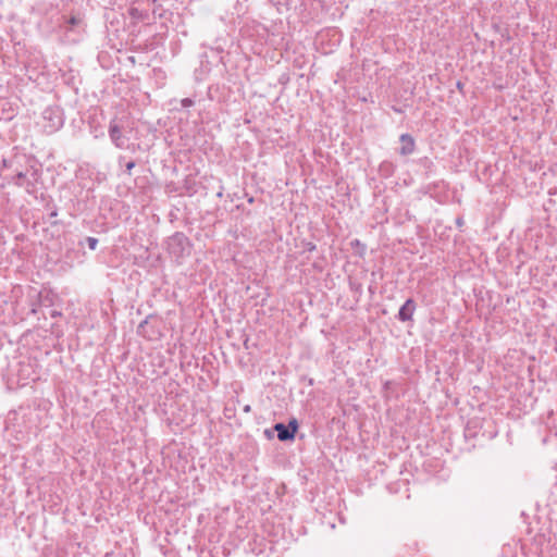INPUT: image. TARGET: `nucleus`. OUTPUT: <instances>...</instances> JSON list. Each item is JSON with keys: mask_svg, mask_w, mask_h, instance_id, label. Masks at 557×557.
Segmentation results:
<instances>
[{"mask_svg": "<svg viewBox=\"0 0 557 557\" xmlns=\"http://www.w3.org/2000/svg\"><path fill=\"white\" fill-rule=\"evenodd\" d=\"M41 172L37 165L34 168H29L24 172H18L15 174H3V180L9 184H13L17 187L25 188L26 193L29 195H34L37 191V185L40 181Z\"/></svg>", "mask_w": 557, "mask_h": 557, "instance_id": "f257e3e1", "label": "nucleus"}, {"mask_svg": "<svg viewBox=\"0 0 557 557\" xmlns=\"http://www.w3.org/2000/svg\"><path fill=\"white\" fill-rule=\"evenodd\" d=\"M126 123L127 121L124 117L112 119L109 123L108 135L116 148L135 151V144H129Z\"/></svg>", "mask_w": 557, "mask_h": 557, "instance_id": "f03ea898", "label": "nucleus"}, {"mask_svg": "<svg viewBox=\"0 0 557 557\" xmlns=\"http://www.w3.org/2000/svg\"><path fill=\"white\" fill-rule=\"evenodd\" d=\"M166 248L169 253L175 258L176 261H180L190 255L193 244L183 232H175L168 238Z\"/></svg>", "mask_w": 557, "mask_h": 557, "instance_id": "7ed1b4c3", "label": "nucleus"}, {"mask_svg": "<svg viewBox=\"0 0 557 557\" xmlns=\"http://www.w3.org/2000/svg\"><path fill=\"white\" fill-rule=\"evenodd\" d=\"M35 165L36 161L34 158L28 157L25 153H15L14 156L2 160L0 175L3 177V174H15L20 171L24 172Z\"/></svg>", "mask_w": 557, "mask_h": 557, "instance_id": "20e7f679", "label": "nucleus"}, {"mask_svg": "<svg viewBox=\"0 0 557 557\" xmlns=\"http://www.w3.org/2000/svg\"><path fill=\"white\" fill-rule=\"evenodd\" d=\"M44 128L48 134L55 133L64 124V114L60 107L50 106L42 111Z\"/></svg>", "mask_w": 557, "mask_h": 557, "instance_id": "39448f33", "label": "nucleus"}, {"mask_svg": "<svg viewBox=\"0 0 557 557\" xmlns=\"http://www.w3.org/2000/svg\"><path fill=\"white\" fill-rule=\"evenodd\" d=\"M299 423L296 418L289 419L288 423L277 422L274 424L273 430L276 431L277 438L281 442H293L296 437Z\"/></svg>", "mask_w": 557, "mask_h": 557, "instance_id": "423d86ee", "label": "nucleus"}, {"mask_svg": "<svg viewBox=\"0 0 557 557\" xmlns=\"http://www.w3.org/2000/svg\"><path fill=\"white\" fill-rule=\"evenodd\" d=\"M212 71V61L209 60L207 53H202L199 57V66L195 69L194 76L196 82L205 81L210 72Z\"/></svg>", "mask_w": 557, "mask_h": 557, "instance_id": "0eeeda50", "label": "nucleus"}, {"mask_svg": "<svg viewBox=\"0 0 557 557\" xmlns=\"http://www.w3.org/2000/svg\"><path fill=\"white\" fill-rule=\"evenodd\" d=\"M400 147L398 153L403 157L410 156L416 150V140L412 135L405 133L399 136Z\"/></svg>", "mask_w": 557, "mask_h": 557, "instance_id": "6e6552de", "label": "nucleus"}, {"mask_svg": "<svg viewBox=\"0 0 557 557\" xmlns=\"http://www.w3.org/2000/svg\"><path fill=\"white\" fill-rule=\"evenodd\" d=\"M417 309V304L412 298H408L404 305L399 308L396 318L400 322L412 321L413 313Z\"/></svg>", "mask_w": 557, "mask_h": 557, "instance_id": "1a4fd4ad", "label": "nucleus"}, {"mask_svg": "<svg viewBox=\"0 0 557 557\" xmlns=\"http://www.w3.org/2000/svg\"><path fill=\"white\" fill-rule=\"evenodd\" d=\"M94 198V190L91 188H88L83 198H77L76 203L73 205L74 212L71 214L74 215L76 213H81L88 210L90 208L89 201L92 200Z\"/></svg>", "mask_w": 557, "mask_h": 557, "instance_id": "9d476101", "label": "nucleus"}, {"mask_svg": "<svg viewBox=\"0 0 557 557\" xmlns=\"http://www.w3.org/2000/svg\"><path fill=\"white\" fill-rule=\"evenodd\" d=\"M481 431V421L479 419H471L468 421L465 428V438L467 441L474 440L479 437Z\"/></svg>", "mask_w": 557, "mask_h": 557, "instance_id": "9b49d317", "label": "nucleus"}, {"mask_svg": "<svg viewBox=\"0 0 557 557\" xmlns=\"http://www.w3.org/2000/svg\"><path fill=\"white\" fill-rule=\"evenodd\" d=\"M379 171L382 176L389 177L395 172V165L389 161H383L379 166Z\"/></svg>", "mask_w": 557, "mask_h": 557, "instance_id": "f8f14e48", "label": "nucleus"}, {"mask_svg": "<svg viewBox=\"0 0 557 557\" xmlns=\"http://www.w3.org/2000/svg\"><path fill=\"white\" fill-rule=\"evenodd\" d=\"M64 18V29L65 32H71L74 29L75 26H78L82 23V18L79 16H70V17H63Z\"/></svg>", "mask_w": 557, "mask_h": 557, "instance_id": "ddd939ff", "label": "nucleus"}, {"mask_svg": "<svg viewBox=\"0 0 557 557\" xmlns=\"http://www.w3.org/2000/svg\"><path fill=\"white\" fill-rule=\"evenodd\" d=\"M152 318L151 314H149L148 317H146L145 320H143L138 326H137V333L144 337H147V338H152V335L148 333L147 331V326H148V323H149V319Z\"/></svg>", "mask_w": 557, "mask_h": 557, "instance_id": "4468645a", "label": "nucleus"}, {"mask_svg": "<svg viewBox=\"0 0 557 557\" xmlns=\"http://www.w3.org/2000/svg\"><path fill=\"white\" fill-rule=\"evenodd\" d=\"M98 238L87 236L84 240H79L78 246L83 247L86 244L90 250H96L98 247Z\"/></svg>", "mask_w": 557, "mask_h": 557, "instance_id": "2eb2a0df", "label": "nucleus"}, {"mask_svg": "<svg viewBox=\"0 0 557 557\" xmlns=\"http://www.w3.org/2000/svg\"><path fill=\"white\" fill-rule=\"evenodd\" d=\"M419 163H420L422 166L426 168V169H430L431 166H433V161H432L430 158H428V157H423V158H421V159L419 160Z\"/></svg>", "mask_w": 557, "mask_h": 557, "instance_id": "dca6fc26", "label": "nucleus"}, {"mask_svg": "<svg viewBox=\"0 0 557 557\" xmlns=\"http://www.w3.org/2000/svg\"><path fill=\"white\" fill-rule=\"evenodd\" d=\"M195 104V100L193 98H184L181 100L182 108H189Z\"/></svg>", "mask_w": 557, "mask_h": 557, "instance_id": "f3484780", "label": "nucleus"}, {"mask_svg": "<svg viewBox=\"0 0 557 557\" xmlns=\"http://www.w3.org/2000/svg\"><path fill=\"white\" fill-rule=\"evenodd\" d=\"M136 166V162L133 160H129L125 163V173L128 175L132 174V170Z\"/></svg>", "mask_w": 557, "mask_h": 557, "instance_id": "a211bd4d", "label": "nucleus"}, {"mask_svg": "<svg viewBox=\"0 0 557 557\" xmlns=\"http://www.w3.org/2000/svg\"><path fill=\"white\" fill-rule=\"evenodd\" d=\"M304 247H305V251H308V252H312L317 249L315 244H313L311 242L305 243Z\"/></svg>", "mask_w": 557, "mask_h": 557, "instance_id": "6ab92c4d", "label": "nucleus"}, {"mask_svg": "<svg viewBox=\"0 0 557 557\" xmlns=\"http://www.w3.org/2000/svg\"><path fill=\"white\" fill-rule=\"evenodd\" d=\"M351 246H352V247H359V246H361L362 250H361V252H360V256H362V255H363V252H364V250H366V246H364V245H362V244L360 243V240H359V239H354V240L351 242Z\"/></svg>", "mask_w": 557, "mask_h": 557, "instance_id": "aec40b11", "label": "nucleus"}, {"mask_svg": "<svg viewBox=\"0 0 557 557\" xmlns=\"http://www.w3.org/2000/svg\"><path fill=\"white\" fill-rule=\"evenodd\" d=\"M222 51H223V49H220V48L212 49V53L218 59V61H222V57L220 55Z\"/></svg>", "mask_w": 557, "mask_h": 557, "instance_id": "412c9836", "label": "nucleus"}, {"mask_svg": "<svg viewBox=\"0 0 557 557\" xmlns=\"http://www.w3.org/2000/svg\"><path fill=\"white\" fill-rule=\"evenodd\" d=\"M58 216V210L55 207H53V209L49 212V218L50 219H53V218H57Z\"/></svg>", "mask_w": 557, "mask_h": 557, "instance_id": "4be33fe9", "label": "nucleus"}, {"mask_svg": "<svg viewBox=\"0 0 557 557\" xmlns=\"http://www.w3.org/2000/svg\"><path fill=\"white\" fill-rule=\"evenodd\" d=\"M224 193V187L221 185L219 191L216 193L218 198H222Z\"/></svg>", "mask_w": 557, "mask_h": 557, "instance_id": "5701e85b", "label": "nucleus"}, {"mask_svg": "<svg viewBox=\"0 0 557 557\" xmlns=\"http://www.w3.org/2000/svg\"><path fill=\"white\" fill-rule=\"evenodd\" d=\"M13 116H14V113H13V110H11V112L9 114L4 115L3 119L11 120Z\"/></svg>", "mask_w": 557, "mask_h": 557, "instance_id": "b1692460", "label": "nucleus"}, {"mask_svg": "<svg viewBox=\"0 0 557 557\" xmlns=\"http://www.w3.org/2000/svg\"><path fill=\"white\" fill-rule=\"evenodd\" d=\"M60 315H61V312H59V311L54 310V311L51 312V317L52 318H57V317H60Z\"/></svg>", "mask_w": 557, "mask_h": 557, "instance_id": "393cba45", "label": "nucleus"}, {"mask_svg": "<svg viewBox=\"0 0 557 557\" xmlns=\"http://www.w3.org/2000/svg\"><path fill=\"white\" fill-rule=\"evenodd\" d=\"M246 196H247V201L249 203H253L255 202V198L252 196H248L247 194H246Z\"/></svg>", "mask_w": 557, "mask_h": 557, "instance_id": "a878e982", "label": "nucleus"}, {"mask_svg": "<svg viewBox=\"0 0 557 557\" xmlns=\"http://www.w3.org/2000/svg\"><path fill=\"white\" fill-rule=\"evenodd\" d=\"M250 410H251L250 405H246V406L244 407V411H245V412H250Z\"/></svg>", "mask_w": 557, "mask_h": 557, "instance_id": "bb28decb", "label": "nucleus"}, {"mask_svg": "<svg viewBox=\"0 0 557 557\" xmlns=\"http://www.w3.org/2000/svg\"><path fill=\"white\" fill-rule=\"evenodd\" d=\"M393 110H394L395 112H397V113H401V112H403V111H401V109L396 108V107H393Z\"/></svg>", "mask_w": 557, "mask_h": 557, "instance_id": "cd10ccee", "label": "nucleus"}, {"mask_svg": "<svg viewBox=\"0 0 557 557\" xmlns=\"http://www.w3.org/2000/svg\"><path fill=\"white\" fill-rule=\"evenodd\" d=\"M264 433H265V435H267L268 437H271V436H272V434H271V431H270V430H265V431H264Z\"/></svg>", "mask_w": 557, "mask_h": 557, "instance_id": "c85d7f7f", "label": "nucleus"}, {"mask_svg": "<svg viewBox=\"0 0 557 557\" xmlns=\"http://www.w3.org/2000/svg\"><path fill=\"white\" fill-rule=\"evenodd\" d=\"M132 14H137V10L136 9H132Z\"/></svg>", "mask_w": 557, "mask_h": 557, "instance_id": "c756f323", "label": "nucleus"}, {"mask_svg": "<svg viewBox=\"0 0 557 557\" xmlns=\"http://www.w3.org/2000/svg\"><path fill=\"white\" fill-rule=\"evenodd\" d=\"M132 14H137V10L136 9H132Z\"/></svg>", "mask_w": 557, "mask_h": 557, "instance_id": "7c9ffc66", "label": "nucleus"}, {"mask_svg": "<svg viewBox=\"0 0 557 557\" xmlns=\"http://www.w3.org/2000/svg\"><path fill=\"white\" fill-rule=\"evenodd\" d=\"M457 87L460 89L462 87V84L460 82H458Z\"/></svg>", "mask_w": 557, "mask_h": 557, "instance_id": "2f4dec72", "label": "nucleus"}, {"mask_svg": "<svg viewBox=\"0 0 557 557\" xmlns=\"http://www.w3.org/2000/svg\"><path fill=\"white\" fill-rule=\"evenodd\" d=\"M122 160H124V158H123V157H120V158H119V162L121 163V162H122Z\"/></svg>", "mask_w": 557, "mask_h": 557, "instance_id": "473e14b6", "label": "nucleus"}, {"mask_svg": "<svg viewBox=\"0 0 557 557\" xmlns=\"http://www.w3.org/2000/svg\"><path fill=\"white\" fill-rule=\"evenodd\" d=\"M457 223H458L459 225H461V223H462V222H461V220H460V219H458V220H457Z\"/></svg>", "mask_w": 557, "mask_h": 557, "instance_id": "72a5a7b5", "label": "nucleus"}, {"mask_svg": "<svg viewBox=\"0 0 557 557\" xmlns=\"http://www.w3.org/2000/svg\"><path fill=\"white\" fill-rule=\"evenodd\" d=\"M388 490H389L391 492H393V493L395 492L394 490H392V485H391V486H388Z\"/></svg>", "mask_w": 557, "mask_h": 557, "instance_id": "f704fd0d", "label": "nucleus"}]
</instances>
